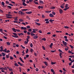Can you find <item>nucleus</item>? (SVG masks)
Segmentation results:
<instances>
[{
	"label": "nucleus",
	"mask_w": 74,
	"mask_h": 74,
	"mask_svg": "<svg viewBox=\"0 0 74 74\" xmlns=\"http://www.w3.org/2000/svg\"><path fill=\"white\" fill-rule=\"evenodd\" d=\"M69 46H70V47H71V48H74V47H73V46L71 45H70Z\"/></svg>",
	"instance_id": "nucleus-54"
},
{
	"label": "nucleus",
	"mask_w": 74,
	"mask_h": 74,
	"mask_svg": "<svg viewBox=\"0 0 74 74\" xmlns=\"http://www.w3.org/2000/svg\"><path fill=\"white\" fill-rule=\"evenodd\" d=\"M50 9H52V10L55 9V6L51 7Z\"/></svg>",
	"instance_id": "nucleus-20"
},
{
	"label": "nucleus",
	"mask_w": 74,
	"mask_h": 74,
	"mask_svg": "<svg viewBox=\"0 0 74 74\" xmlns=\"http://www.w3.org/2000/svg\"><path fill=\"white\" fill-rule=\"evenodd\" d=\"M42 40L44 41H46V39L45 38H42Z\"/></svg>",
	"instance_id": "nucleus-43"
},
{
	"label": "nucleus",
	"mask_w": 74,
	"mask_h": 74,
	"mask_svg": "<svg viewBox=\"0 0 74 74\" xmlns=\"http://www.w3.org/2000/svg\"><path fill=\"white\" fill-rule=\"evenodd\" d=\"M38 8L39 9H40V8H41V9H42V8H44V7L42 6H41L40 5H39L38 6Z\"/></svg>",
	"instance_id": "nucleus-6"
},
{
	"label": "nucleus",
	"mask_w": 74,
	"mask_h": 74,
	"mask_svg": "<svg viewBox=\"0 0 74 74\" xmlns=\"http://www.w3.org/2000/svg\"><path fill=\"white\" fill-rule=\"evenodd\" d=\"M33 38H34V39H37V38H38V36H37L35 35L33 36Z\"/></svg>",
	"instance_id": "nucleus-8"
},
{
	"label": "nucleus",
	"mask_w": 74,
	"mask_h": 74,
	"mask_svg": "<svg viewBox=\"0 0 74 74\" xmlns=\"http://www.w3.org/2000/svg\"><path fill=\"white\" fill-rule=\"evenodd\" d=\"M62 53H59V56H60V58H62Z\"/></svg>",
	"instance_id": "nucleus-25"
},
{
	"label": "nucleus",
	"mask_w": 74,
	"mask_h": 74,
	"mask_svg": "<svg viewBox=\"0 0 74 74\" xmlns=\"http://www.w3.org/2000/svg\"><path fill=\"white\" fill-rule=\"evenodd\" d=\"M49 21L50 22H51V23H52V22H53V21H54V20L50 19V20H49Z\"/></svg>",
	"instance_id": "nucleus-35"
},
{
	"label": "nucleus",
	"mask_w": 74,
	"mask_h": 74,
	"mask_svg": "<svg viewBox=\"0 0 74 74\" xmlns=\"http://www.w3.org/2000/svg\"><path fill=\"white\" fill-rule=\"evenodd\" d=\"M18 64H20V66H23L22 64L21 63V62H18Z\"/></svg>",
	"instance_id": "nucleus-27"
},
{
	"label": "nucleus",
	"mask_w": 74,
	"mask_h": 74,
	"mask_svg": "<svg viewBox=\"0 0 74 74\" xmlns=\"http://www.w3.org/2000/svg\"><path fill=\"white\" fill-rule=\"evenodd\" d=\"M64 27L65 28V29H69V27L68 26H65Z\"/></svg>",
	"instance_id": "nucleus-37"
},
{
	"label": "nucleus",
	"mask_w": 74,
	"mask_h": 74,
	"mask_svg": "<svg viewBox=\"0 0 74 74\" xmlns=\"http://www.w3.org/2000/svg\"><path fill=\"white\" fill-rule=\"evenodd\" d=\"M1 3L2 5H3V7H4L5 6V3H4V2L3 1H2L1 2Z\"/></svg>",
	"instance_id": "nucleus-10"
},
{
	"label": "nucleus",
	"mask_w": 74,
	"mask_h": 74,
	"mask_svg": "<svg viewBox=\"0 0 74 74\" xmlns=\"http://www.w3.org/2000/svg\"><path fill=\"white\" fill-rule=\"evenodd\" d=\"M2 54L3 56H5V53H2Z\"/></svg>",
	"instance_id": "nucleus-41"
},
{
	"label": "nucleus",
	"mask_w": 74,
	"mask_h": 74,
	"mask_svg": "<svg viewBox=\"0 0 74 74\" xmlns=\"http://www.w3.org/2000/svg\"><path fill=\"white\" fill-rule=\"evenodd\" d=\"M26 40H27V41H25L24 42V44L26 45L28 44V42H29V40L27 38Z\"/></svg>",
	"instance_id": "nucleus-3"
},
{
	"label": "nucleus",
	"mask_w": 74,
	"mask_h": 74,
	"mask_svg": "<svg viewBox=\"0 0 74 74\" xmlns=\"http://www.w3.org/2000/svg\"><path fill=\"white\" fill-rule=\"evenodd\" d=\"M51 52H56V50H54V51L51 50Z\"/></svg>",
	"instance_id": "nucleus-53"
},
{
	"label": "nucleus",
	"mask_w": 74,
	"mask_h": 74,
	"mask_svg": "<svg viewBox=\"0 0 74 74\" xmlns=\"http://www.w3.org/2000/svg\"><path fill=\"white\" fill-rule=\"evenodd\" d=\"M65 4L64 3H63L60 6V7L61 8H64V7Z\"/></svg>",
	"instance_id": "nucleus-4"
},
{
	"label": "nucleus",
	"mask_w": 74,
	"mask_h": 74,
	"mask_svg": "<svg viewBox=\"0 0 74 74\" xmlns=\"http://www.w3.org/2000/svg\"><path fill=\"white\" fill-rule=\"evenodd\" d=\"M64 38H65V39H67V36H65L64 37Z\"/></svg>",
	"instance_id": "nucleus-58"
},
{
	"label": "nucleus",
	"mask_w": 74,
	"mask_h": 74,
	"mask_svg": "<svg viewBox=\"0 0 74 74\" xmlns=\"http://www.w3.org/2000/svg\"><path fill=\"white\" fill-rule=\"evenodd\" d=\"M45 21H49V19H45Z\"/></svg>",
	"instance_id": "nucleus-61"
},
{
	"label": "nucleus",
	"mask_w": 74,
	"mask_h": 74,
	"mask_svg": "<svg viewBox=\"0 0 74 74\" xmlns=\"http://www.w3.org/2000/svg\"><path fill=\"white\" fill-rule=\"evenodd\" d=\"M42 17L43 18H45V16L43 14H42Z\"/></svg>",
	"instance_id": "nucleus-48"
},
{
	"label": "nucleus",
	"mask_w": 74,
	"mask_h": 74,
	"mask_svg": "<svg viewBox=\"0 0 74 74\" xmlns=\"http://www.w3.org/2000/svg\"><path fill=\"white\" fill-rule=\"evenodd\" d=\"M23 5L24 7H26L27 5V4L25 3V2H23Z\"/></svg>",
	"instance_id": "nucleus-11"
},
{
	"label": "nucleus",
	"mask_w": 74,
	"mask_h": 74,
	"mask_svg": "<svg viewBox=\"0 0 74 74\" xmlns=\"http://www.w3.org/2000/svg\"><path fill=\"white\" fill-rule=\"evenodd\" d=\"M29 51V49H27L26 51V53H28V51Z\"/></svg>",
	"instance_id": "nucleus-55"
},
{
	"label": "nucleus",
	"mask_w": 74,
	"mask_h": 74,
	"mask_svg": "<svg viewBox=\"0 0 74 74\" xmlns=\"http://www.w3.org/2000/svg\"><path fill=\"white\" fill-rule=\"evenodd\" d=\"M6 44L8 45H10V43L9 42H6Z\"/></svg>",
	"instance_id": "nucleus-30"
},
{
	"label": "nucleus",
	"mask_w": 74,
	"mask_h": 74,
	"mask_svg": "<svg viewBox=\"0 0 74 74\" xmlns=\"http://www.w3.org/2000/svg\"><path fill=\"white\" fill-rule=\"evenodd\" d=\"M19 59H20V60L21 61V62H23V63H24V61H23L22 60V58L20 57L19 58Z\"/></svg>",
	"instance_id": "nucleus-14"
},
{
	"label": "nucleus",
	"mask_w": 74,
	"mask_h": 74,
	"mask_svg": "<svg viewBox=\"0 0 74 74\" xmlns=\"http://www.w3.org/2000/svg\"><path fill=\"white\" fill-rule=\"evenodd\" d=\"M30 46L31 48L33 47V44L32 43H31L30 44Z\"/></svg>",
	"instance_id": "nucleus-51"
},
{
	"label": "nucleus",
	"mask_w": 74,
	"mask_h": 74,
	"mask_svg": "<svg viewBox=\"0 0 74 74\" xmlns=\"http://www.w3.org/2000/svg\"><path fill=\"white\" fill-rule=\"evenodd\" d=\"M8 8H10V9H11V8H12L11 6L9 5L8 6Z\"/></svg>",
	"instance_id": "nucleus-52"
},
{
	"label": "nucleus",
	"mask_w": 74,
	"mask_h": 74,
	"mask_svg": "<svg viewBox=\"0 0 74 74\" xmlns=\"http://www.w3.org/2000/svg\"><path fill=\"white\" fill-rule=\"evenodd\" d=\"M26 58H29V55L28 54H27L26 55Z\"/></svg>",
	"instance_id": "nucleus-45"
},
{
	"label": "nucleus",
	"mask_w": 74,
	"mask_h": 74,
	"mask_svg": "<svg viewBox=\"0 0 74 74\" xmlns=\"http://www.w3.org/2000/svg\"><path fill=\"white\" fill-rule=\"evenodd\" d=\"M60 13V14H62L63 13V10L61 9H60L59 10Z\"/></svg>",
	"instance_id": "nucleus-12"
},
{
	"label": "nucleus",
	"mask_w": 74,
	"mask_h": 74,
	"mask_svg": "<svg viewBox=\"0 0 74 74\" xmlns=\"http://www.w3.org/2000/svg\"><path fill=\"white\" fill-rule=\"evenodd\" d=\"M32 30L34 32V33H36V31H37L38 29H33Z\"/></svg>",
	"instance_id": "nucleus-15"
},
{
	"label": "nucleus",
	"mask_w": 74,
	"mask_h": 74,
	"mask_svg": "<svg viewBox=\"0 0 74 74\" xmlns=\"http://www.w3.org/2000/svg\"><path fill=\"white\" fill-rule=\"evenodd\" d=\"M51 72H52V73H53V74H55V71H54V70H53V69H51Z\"/></svg>",
	"instance_id": "nucleus-13"
},
{
	"label": "nucleus",
	"mask_w": 74,
	"mask_h": 74,
	"mask_svg": "<svg viewBox=\"0 0 74 74\" xmlns=\"http://www.w3.org/2000/svg\"><path fill=\"white\" fill-rule=\"evenodd\" d=\"M19 21H20V22H23V20L22 19H20Z\"/></svg>",
	"instance_id": "nucleus-42"
},
{
	"label": "nucleus",
	"mask_w": 74,
	"mask_h": 74,
	"mask_svg": "<svg viewBox=\"0 0 74 74\" xmlns=\"http://www.w3.org/2000/svg\"><path fill=\"white\" fill-rule=\"evenodd\" d=\"M12 30L13 32H16V29H15V28H13L12 29Z\"/></svg>",
	"instance_id": "nucleus-16"
},
{
	"label": "nucleus",
	"mask_w": 74,
	"mask_h": 74,
	"mask_svg": "<svg viewBox=\"0 0 74 74\" xmlns=\"http://www.w3.org/2000/svg\"><path fill=\"white\" fill-rule=\"evenodd\" d=\"M39 21H40V20H39V19H37L36 20H35V22H39Z\"/></svg>",
	"instance_id": "nucleus-50"
},
{
	"label": "nucleus",
	"mask_w": 74,
	"mask_h": 74,
	"mask_svg": "<svg viewBox=\"0 0 74 74\" xmlns=\"http://www.w3.org/2000/svg\"><path fill=\"white\" fill-rule=\"evenodd\" d=\"M9 52H10V50L6 51V53H9Z\"/></svg>",
	"instance_id": "nucleus-59"
},
{
	"label": "nucleus",
	"mask_w": 74,
	"mask_h": 74,
	"mask_svg": "<svg viewBox=\"0 0 74 74\" xmlns=\"http://www.w3.org/2000/svg\"><path fill=\"white\" fill-rule=\"evenodd\" d=\"M62 43L64 46L67 45V42H64V41H62Z\"/></svg>",
	"instance_id": "nucleus-2"
},
{
	"label": "nucleus",
	"mask_w": 74,
	"mask_h": 74,
	"mask_svg": "<svg viewBox=\"0 0 74 74\" xmlns=\"http://www.w3.org/2000/svg\"><path fill=\"white\" fill-rule=\"evenodd\" d=\"M35 23L38 26H40V25H41L40 23H37L36 22H35Z\"/></svg>",
	"instance_id": "nucleus-22"
},
{
	"label": "nucleus",
	"mask_w": 74,
	"mask_h": 74,
	"mask_svg": "<svg viewBox=\"0 0 74 74\" xmlns=\"http://www.w3.org/2000/svg\"><path fill=\"white\" fill-rule=\"evenodd\" d=\"M9 70L10 71H12V69L11 68H10L9 69Z\"/></svg>",
	"instance_id": "nucleus-28"
},
{
	"label": "nucleus",
	"mask_w": 74,
	"mask_h": 74,
	"mask_svg": "<svg viewBox=\"0 0 74 74\" xmlns=\"http://www.w3.org/2000/svg\"><path fill=\"white\" fill-rule=\"evenodd\" d=\"M26 13L27 14H32V11L27 12H26Z\"/></svg>",
	"instance_id": "nucleus-7"
},
{
	"label": "nucleus",
	"mask_w": 74,
	"mask_h": 74,
	"mask_svg": "<svg viewBox=\"0 0 74 74\" xmlns=\"http://www.w3.org/2000/svg\"><path fill=\"white\" fill-rule=\"evenodd\" d=\"M22 11H27V9H24L22 10Z\"/></svg>",
	"instance_id": "nucleus-46"
},
{
	"label": "nucleus",
	"mask_w": 74,
	"mask_h": 74,
	"mask_svg": "<svg viewBox=\"0 0 74 74\" xmlns=\"http://www.w3.org/2000/svg\"><path fill=\"white\" fill-rule=\"evenodd\" d=\"M22 53L23 54H22V56H24L25 55V53L24 52V51H23L22 52Z\"/></svg>",
	"instance_id": "nucleus-26"
},
{
	"label": "nucleus",
	"mask_w": 74,
	"mask_h": 74,
	"mask_svg": "<svg viewBox=\"0 0 74 74\" xmlns=\"http://www.w3.org/2000/svg\"><path fill=\"white\" fill-rule=\"evenodd\" d=\"M49 16H50V17H51V18H53V17L54 16H53V14L51 13L49 14Z\"/></svg>",
	"instance_id": "nucleus-9"
},
{
	"label": "nucleus",
	"mask_w": 74,
	"mask_h": 74,
	"mask_svg": "<svg viewBox=\"0 0 74 74\" xmlns=\"http://www.w3.org/2000/svg\"><path fill=\"white\" fill-rule=\"evenodd\" d=\"M6 56L7 58H9V55H6Z\"/></svg>",
	"instance_id": "nucleus-64"
},
{
	"label": "nucleus",
	"mask_w": 74,
	"mask_h": 74,
	"mask_svg": "<svg viewBox=\"0 0 74 74\" xmlns=\"http://www.w3.org/2000/svg\"><path fill=\"white\" fill-rule=\"evenodd\" d=\"M10 59L11 60H13V57H11V56H10Z\"/></svg>",
	"instance_id": "nucleus-49"
},
{
	"label": "nucleus",
	"mask_w": 74,
	"mask_h": 74,
	"mask_svg": "<svg viewBox=\"0 0 74 74\" xmlns=\"http://www.w3.org/2000/svg\"><path fill=\"white\" fill-rule=\"evenodd\" d=\"M27 19H29V20L30 19V17H29V16H27Z\"/></svg>",
	"instance_id": "nucleus-60"
},
{
	"label": "nucleus",
	"mask_w": 74,
	"mask_h": 74,
	"mask_svg": "<svg viewBox=\"0 0 74 74\" xmlns=\"http://www.w3.org/2000/svg\"><path fill=\"white\" fill-rule=\"evenodd\" d=\"M27 29H29V28H30V26L28 25L27 26Z\"/></svg>",
	"instance_id": "nucleus-47"
},
{
	"label": "nucleus",
	"mask_w": 74,
	"mask_h": 74,
	"mask_svg": "<svg viewBox=\"0 0 74 74\" xmlns=\"http://www.w3.org/2000/svg\"><path fill=\"white\" fill-rule=\"evenodd\" d=\"M0 32L1 33H2V34H4V32H3V29H0Z\"/></svg>",
	"instance_id": "nucleus-19"
},
{
	"label": "nucleus",
	"mask_w": 74,
	"mask_h": 74,
	"mask_svg": "<svg viewBox=\"0 0 74 74\" xmlns=\"http://www.w3.org/2000/svg\"><path fill=\"white\" fill-rule=\"evenodd\" d=\"M0 52H2L3 51V46H1L0 47Z\"/></svg>",
	"instance_id": "nucleus-5"
},
{
	"label": "nucleus",
	"mask_w": 74,
	"mask_h": 74,
	"mask_svg": "<svg viewBox=\"0 0 74 74\" xmlns=\"http://www.w3.org/2000/svg\"><path fill=\"white\" fill-rule=\"evenodd\" d=\"M69 58H74V55H73V56H69Z\"/></svg>",
	"instance_id": "nucleus-40"
},
{
	"label": "nucleus",
	"mask_w": 74,
	"mask_h": 74,
	"mask_svg": "<svg viewBox=\"0 0 74 74\" xmlns=\"http://www.w3.org/2000/svg\"><path fill=\"white\" fill-rule=\"evenodd\" d=\"M52 46H53V43H52L50 45V48H52Z\"/></svg>",
	"instance_id": "nucleus-17"
},
{
	"label": "nucleus",
	"mask_w": 74,
	"mask_h": 74,
	"mask_svg": "<svg viewBox=\"0 0 74 74\" xmlns=\"http://www.w3.org/2000/svg\"><path fill=\"white\" fill-rule=\"evenodd\" d=\"M3 70H7V67H5V68H3Z\"/></svg>",
	"instance_id": "nucleus-39"
},
{
	"label": "nucleus",
	"mask_w": 74,
	"mask_h": 74,
	"mask_svg": "<svg viewBox=\"0 0 74 74\" xmlns=\"http://www.w3.org/2000/svg\"><path fill=\"white\" fill-rule=\"evenodd\" d=\"M18 14H21V15H22L23 14V12L21 11H20L18 12Z\"/></svg>",
	"instance_id": "nucleus-18"
},
{
	"label": "nucleus",
	"mask_w": 74,
	"mask_h": 74,
	"mask_svg": "<svg viewBox=\"0 0 74 74\" xmlns=\"http://www.w3.org/2000/svg\"><path fill=\"white\" fill-rule=\"evenodd\" d=\"M13 34H14V36H17V34L16 33H13Z\"/></svg>",
	"instance_id": "nucleus-44"
},
{
	"label": "nucleus",
	"mask_w": 74,
	"mask_h": 74,
	"mask_svg": "<svg viewBox=\"0 0 74 74\" xmlns=\"http://www.w3.org/2000/svg\"><path fill=\"white\" fill-rule=\"evenodd\" d=\"M9 3H10V2L8 1H6V4H8Z\"/></svg>",
	"instance_id": "nucleus-56"
},
{
	"label": "nucleus",
	"mask_w": 74,
	"mask_h": 74,
	"mask_svg": "<svg viewBox=\"0 0 74 74\" xmlns=\"http://www.w3.org/2000/svg\"><path fill=\"white\" fill-rule=\"evenodd\" d=\"M21 47L22 48H23V49H25V47L24 46H23L22 45H21Z\"/></svg>",
	"instance_id": "nucleus-57"
},
{
	"label": "nucleus",
	"mask_w": 74,
	"mask_h": 74,
	"mask_svg": "<svg viewBox=\"0 0 74 74\" xmlns=\"http://www.w3.org/2000/svg\"><path fill=\"white\" fill-rule=\"evenodd\" d=\"M51 64H52V65H53V64H56V62H52L51 63Z\"/></svg>",
	"instance_id": "nucleus-29"
},
{
	"label": "nucleus",
	"mask_w": 74,
	"mask_h": 74,
	"mask_svg": "<svg viewBox=\"0 0 74 74\" xmlns=\"http://www.w3.org/2000/svg\"><path fill=\"white\" fill-rule=\"evenodd\" d=\"M23 32L24 33H27V31L26 30H24L23 31Z\"/></svg>",
	"instance_id": "nucleus-63"
},
{
	"label": "nucleus",
	"mask_w": 74,
	"mask_h": 74,
	"mask_svg": "<svg viewBox=\"0 0 74 74\" xmlns=\"http://www.w3.org/2000/svg\"><path fill=\"white\" fill-rule=\"evenodd\" d=\"M34 2L35 3V4H37V5H38V3L35 1H34Z\"/></svg>",
	"instance_id": "nucleus-23"
},
{
	"label": "nucleus",
	"mask_w": 74,
	"mask_h": 74,
	"mask_svg": "<svg viewBox=\"0 0 74 74\" xmlns=\"http://www.w3.org/2000/svg\"><path fill=\"white\" fill-rule=\"evenodd\" d=\"M14 66H16L17 67H18L19 66V65H18V64H17L16 63H15V64H14Z\"/></svg>",
	"instance_id": "nucleus-34"
},
{
	"label": "nucleus",
	"mask_w": 74,
	"mask_h": 74,
	"mask_svg": "<svg viewBox=\"0 0 74 74\" xmlns=\"http://www.w3.org/2000/svg\"><path fill=\"white\" fill-rule=\"evenodd\" d=\"M39 3H40V4H43V3H44V2H43V1H41V0H39Z\"/></svg>",
	"instance_id": "nucleus-24"
},
{
	"label": "nucleus",
	"mask_w": 74,
	"mask_h": 74,
	"mask_svg": "<svg viewBox=\"0 0 74 74\" xmlns=\"http://www.w3.org/2000/svg\"><path fill=\"white\" fill-rule=\"evenodd\" d=\"M3 51L5 53V52H7V49H5L4 50H3Z\"/></svg>",
	"instance_id": "nucleus-33"
},
{
	"label": "nucleus",
	"mask_w": 74,
	"mask_h": 74,
	"mask_svg": "<svg viewBox=\"0 0 74 74\" xmlns=\"http://www.w3.org/2000/svg\"><path fill=\"white\" fill-rule=\"evenodd\" d=\"M31 36H34L35 35V34H31Z\"/></svg>",
	"instance_id": "nucleus-62"
},
{
	"label": "nucleus",
	"mask_w": 74,
	"mask_h": 74,
	"mask_svg": "<svg viewBox=\"0 0 74 74\" xmlns=\"http://www.w3.org/2000/svg\"><path fill=\"white\" fill-rule=\"evenodd\" d=\"M51 12V11H45V12H46V13H49L50 12Z\"/></svg>",
	"instance_id": "nucleus-36"
},
{
	"label": "nucleus",
	"mask_w": 74,
	"mask_h": 74,
	"mask_svg": "<svg viewBox=\"0 0 74 74\" xmlns=\"http://www.w3.org/2000/svg\"><path fill=\"white\" fill-rule=\"evenodd\" d=\"M28 31H29V32H31L32 31V30L31 29H28Z\"/></svg>",
	"instance_id": "nucleus-38"
},
{
	"label": "nucleus",
	"mask_w": 74,
	"mask_h": 74,
	"mask_svg": "<svg viewBox=\"0 0 74 74\" xmlns=\"http://www.w3.org/2000/svg\"><path fill=\"white\" fill-rule=\"evenodd\" d=\"M69 7V4H66L65 6V8H67Z\"/></svg>",
	"instance_id": "nucleus-31"
},
{
	"label": "nucleus",
	"mask_w": 74,
	"mask_h": 74,
	"mask_svg": "<svg viewBox=\"0 0 74 74\" xmlns=\"http://www.w3.org/2000/svg\"><path fill=\"white\" fill-rule=\"evenodd\" d=\"M21 29L22 30H26V29H27V28H26V27H21Z\"/></svg>",
	"instance_id": "nucleus-1"
},
{
	"label": "nucleus",
	"mask_w": 74,
	"mask_h": 74,
	"mask_svg": "<svg viewBox=\"0 0 74 74\" xmlns=\"http://www.w3.org/2000/svg\"><path fill=\"white\" fill-rule=\"evenodd\" d=\"M44 63H45V64L46 66H48V63H47V62L46 61H45L44 62Z\"/></svg>",
	"instance_id": "nucleus-21"
},
{
	"label": "nucleus",
	"mask_w": 74,
	"mask_h": 74,
	"mask_svg": "<svg viewBox=\"0 0 74 74\" xmlns=\"http://www.w3.org/2000/svg\"><path fill=\"white\" fill-rule=\"evenodd\" d=\"M52 14H53V15H56V13L53 11L52 12Z\"/></svg>",
	"instance_id": "nucleus-32"
}]
</instances>
